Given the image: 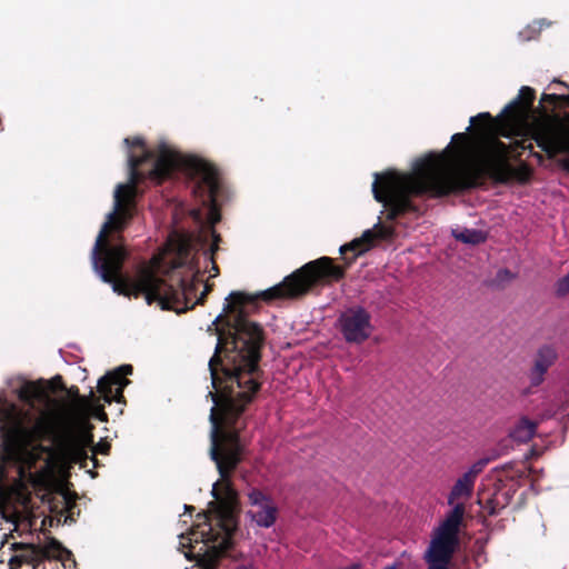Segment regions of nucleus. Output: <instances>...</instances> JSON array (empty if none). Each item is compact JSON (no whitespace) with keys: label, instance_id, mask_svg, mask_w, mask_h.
Wrapping results in <instances>:
<instances>
[{"label":"nucleus","instance_id":"obj_28","mask_svg":"<svg viewBox=\"0 0 569 569\" xmlns=\"http://www.w3.org/2000/svg\"><path fill=\"white\" fill-rule=\"evenodd\" d=\"M22 565H24V562H22L19 555L11 557V559L9 561L10 569H20L22 567Z\"/></svg>","mask_w":569,"mask_h":569},{"label":"nucleus","instance_id":"obj_29","mask_svg":"<svg viewBox=\"0 0 569 569\" xmlns=\"http://www.w3.org/2000/svg\"><path fill=\"white\" fill-rule=\"evenodd\" d=\"M94 416H96L99 420H101V421H107V420H108V416H107V413H106V411H104L103 406H101V405H97V406H96V412H94Z\"/></svg>","mask_w":569,"mask_h":569},{"label":"nucleus","instance_id":"obj_11","mask_svg":"<svg viewBox=\"0 0 569 569\" xmlns=\"http://www.w3.org/2000/svg\"><path fill=\"white\" fill-rule=\"evenodd\" d=\"M132 370L133 368L131 365H122L113 371L107 372L99 379L98 391L106 402H126L123 389L130 383V380L127 378V376L131 375Z\"/></svg>","mask_w":569,"mask_h":569},{"label":"nucleus","instance_id":"obj_39","mask_svg":"<svg viewBox=\"0 0 569 569\" xmlns=\"http://www.w3.org/2000/svg\"><path fill=\"white\" fill-rule=\"evenodd\" d=\"M555 81H556L557 83H559V84H563V86H566L567 88H569V87H568L566 83H563L562 81H559V80H555Z\"/></svg>","mask_w":569,"mask_h":569},{"label":"nucleus","instance_id":"obj_1","mask_svg":"<svg viewBox=\"0 0 569 569\" xmlns=\"http://www.w3.org/2000/svg\"><path fill=\"white\" fill-rule=\"evenodd\" d=\"M393 236L395 228L377 223L373 230L368 229L360 238L340 247L345 267L335 264L330 257H321L258 293L230 292L223 312L233 315V319L227 320V332H219L214 353L208 363L214 389V392L208 393L213 401L209 417L210 456L246 455L247 443L240 436L244 427L241 418L262 385L263 370L259 362L264 343L263 329L247 318V308H256L259 300L270 303L274 300L299 299L319 286L338 282L360 254L373 248L377 239L387 240Z\"/></svg>","mask_w":569,"mask_h":569},{"label":"nucleus","instance_id":"obj_23","mask_svg":"<svg viewBox=\"0 0 569 569\" xmlns=\"http://www.w3.org/2000/svg\"><path fill=\"white\" fill-rule=\"evenodd\" d=\"M64 391H67L68 396L73 399V400H77L81 403H87L88 402V398L86 397H82L79 392V388L77 386H71L70 388H67L64 389Z\"/></svg>","mask_w":569,"mask_h":569},{"label":"nucleus","instance_id":"obj_43","mask_svg":"<svg viewBox=\"0 0 569 569\" xmlns=\"http://www.w3.org/2000/svg\"><path fill=\"white\" fill-rule=\"evenodd\" d=\"M221 319H222V315H219V316L217 317V321H219V320H221Z\"/></svg>","mask_w":569,"mask_h":569},{"label":"nucleus","instance_id":"obj_34","mask_svg":"<svg viewBox=\"0 0 569 569\" xmlns=\"http://www.w3.org/2000/svg\"><path fill=\"white\" fill-rule=\"evenodd\" d=\"M557 412L558 411L556 409L550 408L543 411L542 417L549 419L552 418Z\"/></svg>","mask_w":569,"mask_h":569},{"label":"nucleus","instance_id":"obj_22","mask_svg":"<svg viewBox=\"0 0 569 569\" xmlns=\"http://www.w3.org/2000/svg\"><path fill=\"white\" fill-rule=\"evenodd\" d=\"M249 500H250L251 505L262 507V506H264L263 503L266 501H268L269 499L262 491H260L258 489H253L249 493Z\"/></svg>","mask_w":569,"mask_h":569},{"label":"nucleus","instance_id":"obj_12","mask_svg":"<svg viewBox=\"0 0 569 569\" xmlns=\"http://www.w3.org/2000/svg\"><path fill=\"white\" fill-rule=\"evenodd\" d=\"M558 359V352L555 347L545 345L540 347L536 353L533 366L529 372L531 387H539L543 380L545 375Z\"/></svg>","mask_w":569,"mask_h":569},{"label":"nucleus","instance_id":"obj_41","mask_svg":"<svg viewBox=\"0 0 569 569\" xmlns=\"http://www.w3.org/2000/svg\"><path fill=\"white\" fill-rule=\"evenodd\" d=\"M237 569H250V568H248V567H246V566H240V567H238Z\"/></svg>","mask_w":569,"mask_h":569},{"label":"nucleus","instance_id":"obj_5","mask_svg":"<svg viewBox=\"0 0 569 569\" xmlns=\"http://www.w3.org/2000/svg\"><path fill=\"white\" fill-rule=\"evenodd\" d=\"M1 449L10 458H16L31 447L34 442L51 441L57 450L73 463L87 467L90 459L93 467H98L97 455H108L110 445L99 442L92 447V456L87 447L92 446L93 436L90 432L77 435L71 428L56 431L47 421L39 420L32 427L26 423L20 412L10 411L0 425Z\"/></svg>","mask_w":569,"mask_h":569},{"label":"nucleus","instance_id":"obj_17","mask_svg":"<svg viewBox=\"0 0 569 569\" xmlns=\"http://www.w3.org/2000/svg\"><path fill=\"white\" fill-rule=\"evenodd\" d=\"M453 237L458 241L468 244H480L487 240L486 233L481 230L476 229H463L460 232H453Z\"/></svg>","mask_w":569,"mask_h":569},{"label":"nucleus","instance_id":"obj_21","mask_svg":"<svg viewBox=\"0 0 569 569\" xmlns=\"http://www.w3.org/2000/svg\"><path fill=\"white\" fill-rule=\"evenodd\" d=\"M40 389L37 388L34 385H28L21 390L20 398L27 401H31L34 399L40 398Z\"/></svg>","mask_w":569,"mask_h":569},{"label":"nucleus","instance_id":"obj_18","mask_svg":"<svg viewBox=\"0 0 569 569\" xmlns=\"http://www.w3.org/2000/svg\"><path fill=\"white\" fill-rule=\"evenodd\" d=\"M472 492L471 488L458 479L449 493L448 503L453 505L460 498H470Z\"/></svg>","mask_w":569,"mask_h":569},{"label":"nucleus","instance_id":"obj_30","mask_svg":"<svg viewBox=\"0 0 569 569\" xmlns=\"http://www.w3.org/2000/svg\"><path fill=\"white\" fill-rule=\"evenodd\" d=\"M212 237H213V243L210 248L211 254H213L214 251L218 250V243L221 240L220 236L216 231H212Z\"/></svg>","mask_w":569,"mask_h":569},{"label":"nucleus","instance_id":"obj_6","mask_svg":"<svg viewBox=\"0 0 569 569\" xmlns=\"http://www.w3.org/2000/svg\"><path fill=\"white\" fill-rule=\"evenodd\" d=\"M465 512V505L456 503L437 528L425 556L428 569H449V563L459 545Z\"/></svg>","mask_w":569,"mask_h":569},{"label":"nucleus","instance_id":"obj_9","mask_svg":"<svg viewBox=\"0 0 569 569\" xmlns=\"http://www.w3.org/2000/svg\"><path fill=\"white\" fill-rule=\"evenodd\" d=\"M186 170L198 178L194 193L202 198V203L209 207V220L212 224L221 219L217 207L220 190L219 172L214 166L199 158H189Z\"/></svg>","mask_w":569,"mask_h":569},{"label":"nucleus","instance_id":"obj_2","mask_svg":"<svg viewBox=\"0 0 569 569\" xmlns=\"http://www.w3.org/2000/svg\"><path fill=\"white\" fill-rule=\"evenodd\" d=\"M482 133L487 138L470 140L467 133H455L451 142L440 154H430L416 161L412 173L387 171L375 173L372 183L373 198L382 203L386 219L396 221L408 214L420 216V208L412 201L413 197L430 194L445 197L450 193L471 190L485 186L487 179L495 183L517 181L527 183L532 174L530 167L521 162L513 167L510 156L529 150L530 154L542 161V156L533 151L531 128L527 129L526 138L506 144L493 132H486L482 121Z\"/></svg>","mask_w":569,"mask_h":569},{"label":"nucleus","instance_id":"obj_33","mask_svg":"<svg viewBox=\"0 0 569 569\" xmlns=\"http://www.w3.org/2000/svg\"><path fill=\"white\" fill-rule=\"evenodd\" d=\"M52 382L57 383V387L60 389V390H64L66 389V386L63 383V380H62V377L61 376H56L53 379H52Z\"/></svg>","mask_w":569,"mask_h":569},{"label":"nucleus","instance_id":"obj_8","mask_svg":"<svg viewBox=\"0 0 569 569\" xmlns=\"http://www.w3.org/2000/svg\"><path fill=\"white\" fill-rule=\"evenodd\" d=\"M536 99V91L530 87H522L519 90L518 97L508 103L501 114L496 119L489 112H481L470 119L472 126L477 124V121H486V132H493V124L499 123L501 126L499 133L503 137H511L512 134H519L520 126L527 120L528 112L531 110L533 101Z\"/></svg>","mask_w":569,"mask_h":569},{"label":"nucleus","instance_id":"obj_40","mask_svg":"<svg viewBox=\"0 0 569 569\" xmlns=\"http://www.w3.org/2000/svg\"><path fill=\"white\" fill-rule=\"evenodd\" d=\"M90 398H94V392L93 390H90V395H89Z\"/></svg>","mask_w":569,"mask_h":569},{"label":"nucleus","instance_id":"obj_19","mask_svg":"<svg viewBox=\"0 0 569 569\" xmlns=\"http://www.w3.org/2000/svg\"><path fill=\"white\" fill-rule=\"evenodd\" d=\"M499 457V453H493L490 457H485L476 461L470 468L469 472L473 475L476 478L483 471L486 466L491 462L492 460L497 459Z\"/></svg>","mask_w":569,"mask_h":569},{"label":"nucleus","instance_id":"obj_35","mask_svg":"<svg viewBox=\"0 0 569 569\" xmlns=\"http://www.w3.org/2000/svg\"><path fill=\"white\" fill-rule=\"evenodd\" d=\"M211 262H212V268H211L212 274H211V277H217L219 274V268H218L217 263L214 262V259H213L212 256H211Z\"/></svg>","mask_w":569,"mask_h":569},{"label":"nucleus","instance_id":"obj_13","mask_svg":"<svg viewBox=\"0 0 569 569\" xmlns=\"http://www.w3.org/2000/svg\"><path fill=\"white\" fill-rule=\"evenodd\" d=\"M47 541L43 546H41V550L43 553V561L56 559L62 562L63 567L68 566V562H72L76 565V560L73 558V553L68 550L62 543L51 536L46 537Z\"/></svg>","mask_w":569,"mask_h":569},{"label":"nucleus","instance_id":"obj_38","mask_svg":"<svg viewBox=\"0 0 569 569\" xmlns=\"http://www.w3.org/2000/svg\"><path fill=\"white\" fill-rule=\"evenodd\" d=\"M184 508H186V511H189V512L194 510V508L192 506H186Z\"/></svg>","mask_w":569,"mask_h":569},{"label":"nucleus","instance_id":"obj_36","mask_svg":"<svg viewBox=\"0 0 569 569\" xmlns=\"http://www.w3.org/2000/svg\"><path fill=\"white\" fill-rule=\"evenodd\" d=\"M213 284L211 283H204V295H209L212 291Z\"/></svg>","mask_w":569,"mask_h":569},{"label":"nucleus","instance_id":"obj_26","mask_svg":"<svg viewBox=\"0 0 569 569\" xmlns=\"http://www.w3.org/2000/svg\"><path fill=\"white\" fill-rule=\"evenodd\" d=\"M178 251L181 259H187L189 256V242L184 239L181 240Z\"/></svg>","mask_w":569,"mask_h":569},{"label":"nucleus","instance_id":"obj_7","mask_svg":"<svg viewBox=\"0 0 569 569\" xmlns=\"http://www.w3.org/2000/svg\"><path fill=\"white\" fill-rule=\"evenodd\" d=\"M531 133L537 146L549 158L560 153L568 156L561 161V166L569 172V112L546 114L536 119Z\"/></svg>","mask_w":569,"mask_h":569},{"label":"nucleus","instance_id":"obj_42","mask_svg":"<svg viewBox=\"0 0 569 569\" xmlns=\"http://www.w3.org/2000/svg\"><path fill=\"white\" fill-rule=\"evenodd\" d=\"M49 525H50V526H52V525H53V519H52V518H50V519H49Z\"/></svg>","mask_w":569,"mask_h":569},{"label":"nucleus","instance_id":"obj_27","mask_svg":"<svg viewBox=\"0 0 569 569\" xmlns=\"http://www.w3.org/2000/svg\"><path fill=\"white\" fill-rule=\"evenodd\" d=\"M558 100H559V97H558L557 93H542V96H541V101L542 102H548V103H551V104H557Z\"/></svg>","mask_w":569,"mask_h":569},{"label":"nucleus","instance_id":"obj_31","mask_svg":"<svg viewBox=\"0 0 569 569\" xmlns=\"http://www.w3.org/2000/svg\"><path fill=\"white\" fill-rule=\"evenodd\" d=\"M208 295H204V290L201 292L200 297L194 301L191 302L190 308L193 309L196 305H203L206 301Z\"/></svg>","mask_w":569,"mask_h":569},{"label":"nucleus","instance_id":"obj_20","mask_svg":"<svg viewBox=\"0 0 569 569\" xmlns=\"http://www.w3.org/2000/svg\"><path fill=\"white\" fill-rule=\"evenodd\" d=\"M555 293L558 298L566 297L569 293V272L555 283Z\"/></svg>","mask_w":569,"mask_h":569},{"label":"nucleus","instance_id":"obj_37","mask_svg":"<svg viewBox=\"0 0 569 569\" xmlns=\"http://www.w3.org/2000/svg\"><path fill=\"white\" fill-rule=\"evenodd\" d=\"M399 568H400V563L393 562L392 565H389V566L385 567L383 569H399Z\"/></svg>","mask_w":569,"mask_h":569},{"label":"nucleus","instance_id":"obj_25","mask_svg":"<svg viewBox=\"0 0 569 569\" xmlns=\"http://www.w3.org/2000/svg\"><path fill=\"white\" fill-rule=\"evenodd\" d=\"M515 278V274L509 270V269H500L498 272H497V279L499 281H509V280H512Z\"/></svg>","mask_w":569,"mask_h":569},{"label":"nucleus","instance_id":"obj_16","mask_svg":"<svg viewBox=\"0 0 569 569\" xmlns=\"http://www.w3.org/2000/svg\"><path fill=\"white\" fill-rule=\"evenodd\" d=\"M278 509L273 505L267 503L260 507L259 510L252 512V520L260 527L269 528L277 520Z\"/></svg>","mask_w":569,"mask_h":569},{"label":"nucleus","instance_id":"obj_24","mask_svg":"<svg viewBox=\"0 0 569 569\" xmlns=\"http://www.w3.org/2000/svg\"><path fill=\"white\" fill-rule=\"evenodd\" d=\"M459 480H461L465 485H467L469 488H471V490L473 491V487H475V482H476V477L473 475H471L469 471L465 472L460 478H458Z\"/></svg>","mask_w":569,"mask_h":569},{"label":"nucleus","instance_id":"obj_10","mask_svg":"<svg viewBox=\"0 0 569 569\" xmlns=\"http://www.w3.org/2000/svg\"><path fill=\"white\" fill-rule=\"evenodd\" d=\"M340 332L348 343L360 345L372 332L371 315L362 307H353L342 312L338 319Z\"/></svg>","mask_w":569,"mask_h":569},{"label":"nucleus","instance_id":"obj_3","mask_svg":"<svg viewBox=\"0 0 569 569\" xmlns=\"http://www.w3.org/2000/svg\"><path fill=\"white\" fill-rule=\"evenodd\" d=\"M117 243L111 244L106 238L103 244L92 250V263L103 282L110 283L112 290L126 297H144L147 305L157 302L162 310H173L178 313L191 309L189 303L196 296L199 283L202 282L199 271L190 280L181 278L178 287L168 283L158 276L157 271L142 266L133 278L124 277L122 269L129 252L122 241V236L116 238Z\"/></svg>","mask_w":569,"mask_h":569},{"label":"nucleus","instance_id":"obj_32","mask_svg":"<svg viewBox=\"0 0 569 569\" xmlns=\"http://www.w3.org/2000/svg\"><path fill=\"white\" fill-rule=\"evenodd\" d=\"M559 100L557 104H563L566 107H569V93L568 94H558Z\"/></svg>","mask_w":569,"mask_h":569},{"label":"nucleus","instance_id":"obj_14","mask_svg":"<svg viewBox=\"0 0 569 569\" xmlns=\"http://www.w3.org/2000/svg\"><path fill=\"white\" fill-rule=\"evenodd\" d=\"M14 551H21L19 555L22 562L37 569L43 562L41 545L16 542L12 545Z\"/></svg>","mask_w":569,"mask_h":569},{"label":"nucleus","instance_id":"obj_15","mask_svg":"<svg viewBox=\"0 0 569 569\" xmlns=\"http://www.w3.org/2000/svg\"><path fill=\"white\" fill-rule=\"evenodd\" d=\"M536 429V422L527 418H522L511 430L510 437L518 442H528L533 438Z\"/></svg>","mask_w":569,"mask_h":569},{"label":"nucleus","instance_id":"obj_4","mask_svg":"<svg viewBox=\"0 0 569 569\" xmlns=\"http://www.w3.org/2000/svg\"><path fill=\"white\" fill-rule=\"evenodd\" d=\"M128 147L140 148L141 156L132 153L128 157L129 181L118 184L114 191L113 210L107 216L106 222L97 237V249L111 232L121 233L131 222L137 209L138 183L146 178L162 183L179 168H186L188 159L166 142L158 144L157 149L149 150L141 137L126 138Z\"/></svg>","mask_w":569,"mask_h":569}]
</instances>
